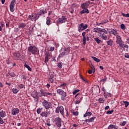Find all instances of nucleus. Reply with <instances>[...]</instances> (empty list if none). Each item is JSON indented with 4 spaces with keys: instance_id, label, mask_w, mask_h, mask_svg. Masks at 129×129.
I'll use <instances>...</instances> for the list:
<instances>
[{
    "instance_id": "nucleus-37",
    "label": "nucleus",
    "mask_w": 129,
    "mask_h": 129,
    "mask_svg": "<svg viewBox=\"0 0 129 129\" xmlns=\"http://www.w3.org/2000/svg\"><path fill=\"white\" fill-rule=\"evenodd\" d=\"M67 85V84L66 83H63L59 86V87H63L62 89H65V87H66Z\"/></svg>"
},
{
    "instance_id": "nucleus-24",
    "label": "nucleus",
    "mask_w": 129,
    "mask_h": 129,
    "mask_svg": "<svg viewBox=\"0 0 129 129\" xmlns=\"http://www.w3.org/2000/svg\"><path fill=\"white\" fill-rule=\"evenodd\" d=\"M59 112L64 116V108L62 106H59Z\"/></svg>"
},
{
    "instance_id": "nucleus-59",
    "label": "nucleus",
    "mask_w": 129,
    "mask_h": 129,
    "mask_svg": "<svg viewBox=\"0 0 129 129\" xmlns=\"http://www.w3.org/2000/svg\"><path fill=\"white\" fill-rule=\"evenodd\" d=\"M106 23H108V20L106 19L102 21L103 24H106Z\"/></svg>"
},
{
    "instance_id": "nucleus-51",
    "label": "nucleus",
    "mask_w": 129,
    "mask_h": 129,
    "mask_svg": "<svg viewBox=\"0 0 129 129\" xmlns=\"http://www.w3.org/2000/svg\"><path fill=\"white\" fill-rule=\"evenodd\" d=\"M4 122H5V121H4V120L3 119V118L0 116V123H1V124H4Z\"/></svg>"
},
{
    "instance_id": "nucleus-22",
    "label": "nucleus",
    "mask_w": 129,
    "mask_h": 129,
    "mask_svg": "<svg viewBox=\"0 0 129 129\" xmlns=\"http://www.w3.org/2000/svg\"><path fill=\"white\" fill-rule=\"evenodd\" d=\"M95 118H96V117H92L90 118V119H86V122H92L94 121V119H95Z\"/></svg>"
},
{
    "instance_id": "nucleus-27",
    "label": "nucleus",
    "mask_w": 129,
    "mask_h": 129,
    "mask_svg": "<svg viewBox=\"0 0 129 129\" xmlns=\"http://www.w3.org/2000/svg\"><path fill=\"white\" fill-rule=\"evenodd\" d=\"M51 24V18L47 17L46 18V25L49 26V25Z\"/></svg>"
},
{
    "instance_id": "nucleus-45",
    "label": "nucleus",
    "mask_w": 129,
    "mask_h": 129,
    "mask_svg": "<svg viewBox=\"0 0 129 129\" xmlns=\"http://www.w3.org/2000/svg\"><path fill=\"white\" fill-rule=\"evenodd\" d=\"M123 103L125 105V107H127L129 105V102L127 101H123Z\"/></svg>"
},
{
    "instance_id": "nucleus-18",
    "label": "nucleus",
    "mask_w": 129,
    "mask_h": 129,
    "mask_svg": "<svg viewBox=\"0 0 129 129\" xmlns=\"http://www.w3.org/2000/svg\"><path fill=\"white\" fill-rule=\"evenodd\" d=\"M85 13H86L87 14H89V11L88 10V9L86 8L83 9V10L80 12V15L85 14Z\"/></svg>"
},
{
    "instance_id": "nucleus-10",
    "label": "nucleus",
    "mask_w": 129,
    "mask_h": 129,
    "mask_svg": "<svg viewBox=\"0 0 129 129\" xmlns=\"http://www.w3.org/2000/svg\"><path fill=\"white\" fill-rule=\"evenodd\" d=\"M50 57H52V55H51V53H49V52H46L45 53V63H47L48 61H49V58Z\"/></svg>"
},
{
    "instance_id": "nucleus-19",
    "label": "nucleus",
    "mask_w": 129,
    "mask_h": 129,
    "mask_svg": "<svg viewBox=\"0 0 129 129\" xmlns=\"http://www.w3.org/2000/svg\"><path fill=\"white\" fill-rule=\"evenodd\" d=\"M33 98H34L35 101H38L39 100V97L38 96V93L35 92L33 96Z\"/></svg>"
},
{
    "instance_id": "nucleus-5",
    "label": "nucleus",
    "mask_w": 129,
    "mask_h": 129,
    "mask_svg": "<svg viewBox=\"0 0 129 129\" xmlns=\"http://www.w3.org/2000/svg\"><path fill=\"white\" fill-rule=\"evenodd\" d=\"M93 31L96 33H100L101 32H103L104 34H108L107 31H106L105 29L99 28L98 27L94 28L93 29Z\"/></svg>"
},
{
    "instance_id": "nucleus-21",
    "label": "nucleus",
    "mask_w": 129,
    "mask_h": 129,
    "mask_svg": "<svg viewBox=\"0 0 129 129\" xmlns=\"http://www.w3.org/2000/svg\"><path fill=\"white\" fill-rule=\"evenodd\" d=\"M109 33L111 35H114V36H116V35H117V30L112 29L111 31H110Z\"/></svg>"
},
{
    "instance_id": "nucleus-39",
    "label": "nucleus",
    "mask_w": 129,
    "mask_h": 129,
    "mask_svg": "<svg viewBox=\"0 0 129 129\" xmlns=\"http://www.w3.org/2000/svg\"><path fill=\"white\" fill-rule=\"evenodd\" d=\"M12 91L14 94H17V93L18 92V89H17V88L12 89Z\"/></svg>"
},
{
    "instance_id": "nucleus-61",
    "label": "nucleus",
    "mask_w": 129,
    "mask_h": 129,
    "mask_svg": "<svg viewBox=\"0 0 129 129\" xmlns=\"http://www.w3.org/2000/svg\"><path fill=\"white\" fill-rule=\"evenodd\" d=\"M54 77H55V76L54 75V74H51L49 79H53V78H54Z\"/></svg>"
},
{
    "instance_id": "nucleus-47",
    "label": "nucleus",
    "mask_w": 129,
    "mask_h": 129,
    "mask_svg": "<svg viewBox=\"0 0 129 129\" xmlns=\"http://www.w3.org/2000/svg\"><path fill=\"white\" fill-rule=\"evenodd\" d=\"M55 112L56 113H59L60 112V107H58L56 110H55Z\"/></svg>"
},
{
    "instance_id": "nucleus-13",
    "label": "nucleus",
    "mask_w": 129,
    "mask_h": 129,
    "mask_svg": "<svg viewBox=\"0 0 129 129\" xmlns=\"http://www.w3.org/2000/svg\"><path fill=\"white\" fill-rule=\"evenodd\" d=\"M15 5H16V2H14L12 1L11 4L10 5V11L12 13L15 12Z\"/></svg>"
},
{
    "instance_id": "nucleus-28",
    "label": "nucleus",
    "mask_w": 129,
    "mask_h": 129,
    "mask_svg": "<svg viewBox=\"0 0 129 129\" xmlns=\"http://www.w3.org/2000/svg\"><path fill=\"white\" fill-rule=\"evenodd\" d=\"M39 14H33V17L34 21H36L39 19Z\"/></svg>"
},
{
    "instance_id": "nucleus-2",
    "label": "nucleus",
    "mask_w": 129,
    "mask_h": 129,
    "mask_svg": "<svg viewBox=\"0 0 129 129\" xmlns=\"http://www.w3.org/2000/svg\"><path fill=\"white\" fill-rule=\"evenodd\" d=\"M57 93L59 95H61V100H65V99H66V97L67 96V94L62 89H57Z\"/></svg>"
},
{
    "instance_id": "nucleus-8",
    "label": "nucleus",
    "mask_w": 129,
    "mask_h": 129,
    "mask_svg": "<svg viewBox=\"0 0 129 129\" xmlns=\"http://www.w3.org/2000/svg\"><path fill=\"white\" fill-rule=\"evenodd\" d=\"M67 21V19L65 16H62V17L59 18L58 20H57V23L58 24H63V23H65Z\"/></svg>"
},
{
    "instance_id": "nucleus-34",
    "label": "nucleus",
    "mask_w": 129,
    "mask_h": 129,
    "mask_svg": "<svg viewBox=\"0 0 129 129\" xmlns=\"http://www.w3.org/2000/svg\"><path fill=\"white\" fill-rule=\"evenodd\" d=\"M92 59H93V60H94V61H95L96 62H100V59H98L96 57L92 56Z\"/></svg>"
},
{
    "instance_id": "nucleus-63",
    "label": "nucleus",
    "mask_w": 129,
    "mask_h": 129,
    "mask_svg": "<svg viewBox=\"0 0 129 129\" xmlns=\"http://www.w3.org/2000/svg\"><path fill=\"white\" fill-rule=\"evenodd\" d=\"M93 72V71H92V70H89L88 71V73H89V74H92Z\"/></svg>"
},
{
    "instance_id": "nucleus-50",
    "label": "nucleus",
    "mask_w": 129,
    "mask_h": 129,
    "mask_svg": "<svg viewBox=\"0 0 129 129\" xmlns=\"http://www.w3.org/2000/svg\"><path fill=\"white\" fill-rule=\"evenodd\" d=\"M9 75L11 77H15L16 76V75H15V73H9Z\"/></svg>"
},
{
    "instance_id": "nucleus-54",
    "label": "nucleus",
    "mask_w": 129,
    "mask_h": 129,
    "mask_svg": "<svg viewBox=\"0 0 129 129\" xmlns=\"http://www.w3.org/2000/svg\"><path fill=\"white\" fill-rule=\"evenodd\" d=\"M120 27H121V29H122V30L125 29V26L124 25V24H121Z\"/></svg>"
},
{
    "instance_id": "nucleus-41",
    "label": "nucleus",
    "mask_w": 129,
    "mask_h": 129,
    "mask_svg": "<svg viewBox=\"0 0 129 129\" xmlns=\"http://www.w3.org/2000/svg\"><path fill=\"white\" fill-rule=\"evenodd\" d=\"M24 66H25V67H26V68H27V69H28V70H29V71H32V69L28 64H24Z\"/></svg>"
},
{
    "instance_id": "nucleus-31",
    "label": "nucleus",
    "mask_w": 129,
    "mask_h": 129,
    "mask_svg": "<svg viewBox=\"0 0 129 129\" xmlns=\"http://www.w3.org/2000/svg\"><path fill=\"white\" fill-rule=\"evenodd\" d=\"M25 27H26V24L24 23H21L19 25V28L20 29H23V28H25Z\"/></svg>"
},
{
    "instance_id": "nucleus-48",
    "label": "nucleus",
    "mask_w": 129,
    "mask_h": 129,
    "mask_svg": "<svg viewBox=\"0 0 129 129\" xmlns=\"http://www.w3.org/2000/svg\"><path fill=\"white\" fill-rule=\"evenodd\" d=\"M29 51L33 53V46H30L28 48Z\"/></svg>"
},
{
    "instance_id": "nucleus-17",
    "label": "nucleus",
    "mask_w": 129,
    "mask_h": 129,
    "mask_svg": "<svg viewBox=\"0 0 129 129\" xmlns=\"http://www.w3.org/2000/svg\"><path fill=\"white\" fill-rule=\"evenodd\" d=\"M121 48H122L123 49H128V45L126 44H124L122 43V42L119 43L118 44Z\"/></svg>"
},
{
    "instance_id": "nucleus-7",
    "label": "nucleus",
    "mask_w": 129,
    "mask_h": 129,
    "mask_svg": "<svg viewBox=\"0 0 129 129\" xmlns=\"http://www.w3.org/2000/svg\"><path fill=\"white\" fill-rule=\"evenodd\" d=\"M85 35H86V32H83L82 33V35L83 36V45H85L86 44V40L88 41H89V37L88 36H85Z\"/></svg>"
},
{
    "instance_id": "nucleus-40",
    "label": "nucleus",
    "mask_w": 129,
    "mask_h": 129,
    "mask_svg": "<svg viewBox=\"0 0 129 129\" xmlns=\"http://www.w3.org/2000/svg\"><path fill=\"white\" fill-rule=\"evenodd\" d=\"M94 40H95V41H96L97 44H99V43H101V40H100V39H98V38H95Z\"/></svg>"
},
{
    "instance_id": "nucleus-32",
    "label": "nucleus",
    "mask_w": 129,
    "mask_h": 129,
    "mask_svg": "<svg viewBox=\"0 0 129 129\" xmlns=\"http://www.w3.org/2000/svg\"><path fill=\"white\" fill-rule=\"evenodd\" d=\"M70 47H68L66 49H64V52H66V54H69V53L70 52Z\"/></svg>"
},
{
    "instance_id": "nucleus-23",
    "label": "nucleus",
    "mask_w": 129,
    "mask_h": 129,
    "mask_svg": "<svg viewBox=\"0 0 129 129\" xmlns=\"http://www.w3.org/2000/svg\"><path fill=\"white\" fill-rule=\"evenodd\" d=\"M44 14H47L46 10H41L39 11L38 15L41 16V15H44Z\"/></svg>"
},
{
    "instance_id": "nucleus-60",
    "label": "nucleus",
    "mask_w": 129,
    "mask_h": 129,
    "mask_svg": "<svg viewBox=\"0 0 129 129\" xmlns=\"http://www.w3.org/2000/svg\"><path fill=\"white\" fill-rule=\"evenodd\" d=\"M57 67H58V68H62V64L61 63V62L58 63Z\"/></svg>"
},
{
    "instance_id": "nucleus-16",
    "label": "nucleus",
    "mask_w": 129,
    "mask_h": 129,
    "mask_svg": "<svg viewBox=\"0 0 129 129\" xmlns=\"http://www.w3.org/2000/svg\"><path fill=\"white\" fill-rule=\"evenodd\" d=\"M33 54L38 55L39 54V49L36 47H33Z\"/></svg>"
},
{
    "instance_id": "nucleus-64",
    "label": "nucleus",
    "mask_w": 129,
    "mask_h": 129,
    "mask_svg": "<svg viewBox=\"0 0 129 129\" xmlns=\"http://www.w3.org/2000/svg\"><path fill=\"white\" fill-rule=\"evenodd\" d=\"M54 50H55V47H51L50 48L49 51H51V52L54 51Z\"/></svg>"
},
{
    "instance_id": "nucleus-55",
    "label": "nucleus",
    "mask_w": 129,
    "mask_h": 129,
    "mask_svg": "<svg viewBox=\"0 0 129 129\" xmlns=\"http://www.w3.org/2000/svg\"><path fill=\"white\" fill-rule=\"evenodd\" d=\"M73 114L74 115L77 116V115H78L79 113H78V112H77V111H74V112H73Z\"/></svg>"
},
{
    "instance_id": "nucleus-20",
    "label": "nucleus",
    "mask_w": 129,
    "mask_h": 129,
    "mask_svg": "<svg viewBox=\"0 0 129 129\" xmlns=\"http://www.w3.org/2000/svg\"><path fill=\"white\" fill-rule=\"evenodd\" d=\"M14 59H15V60H18V59H19V58H20V57H21V54H20V53H19V52L15 53L14 54Z\"/></svg>"
},
{
    "instance_id": "nucleus-44",
    "label": "nucleus",
    "mask_w": 129,
    "mask_h": 129,
    "mask_svg": "<svg viewBox=\"0 0 129 129\" xmlns=\"http://www.w3.org/2000/svg\"><path fill=\"white\" fill-rule=\"evenodd\" d=\"M114 110H109L106 112L107 114H112V113L113 112Z\"/></svg>"
},
{
    "instance_id": "nucleus-14",
    "label": "nucleus",
    "mask_w": 129,
    "mask_h": 129,
    "mask_svg": "<svg viewBox=\"0 0 129 129\" xmlns=\"http://www.w3.org/2000/svg\"><path fill=\"white\" fill-rule=\"evenodd\" d=\"M83 98V97H82V95H80L78 97V100H77L75 101V104H79L81 100H82Z\"/></svg>"
},
{
    "instance_id": "nucleus-36",
    "label": "nucleus",
    "mask_w": 129,
    "mask_h": 129,
    "mask_svg": "<svg viewBox=\"0 0 129 129\" xmlns=\"http://www.w3.org/2000/svg\"><path fill=\"white\" fill-rule=\"evenodd\" d=\"M64 55H66V52H65V51H64L62 53H60L58 55V58H61V57H63V56H64Z\"/></svg>"
},
{
    "instance_id": "nucleus-30",
    "label": "nucleus",
    "mask_w": 129,
    "mask_h": 129,
    "mask_svg": "<svg viewBox=\"0 0 129 129\" xmlns=\"http://www.w3.org/2000/svg\"><path fill=\"white\" fill-rule=\"evenodd\" d=\"M94 91L96 92H98V91H100V89L99 88V86L97 85L94 89Z\"/></svg>"
},
{
    "instance_id": "nucleus-6",
    "label": "nucleus",
    "mask_w": 129,
    "mask_h": 129,
    "mask_svg": "<svg viewBox=\"0 0 129 129\" xmlns=\"http://www.w3.org/2000/svg\"><path fill=\"white\" fill-rule=\"evenodd\" d=\"M54 121L55 122V124H56L58 127H61L62 125V121L61 120V118L59 117H56L54 119Z\"/></svg>"
},
{
    "instance_id": "nucleus-4",
    "label": "nucleus",
    "mask_w": 129,
    "mask_h": 129,
    "mask_svg": "<svg viewBox=\"0 0 129 129\" xmlns=\"http://www.w3.org/2000/svg\"><path fill=\"white\" fill-rule=\"evenodd\" d=\"M42 106H44L45 109H49L52 107V104L51 102L47 101V100H44L42 103Z\"/></svg>"
},
{
    "instance_id": "nucleus-11",
    "label": "nucleus",
    "mask_w": 129,
    "mask_h": 129,
    "mask_svg": "<svg viewBox=\"0 0 129 129\" xmlns=\"http://www.w3.org/2000/svg\"><path fill=\"white\" fill-rule=\"evenodd\" d=\"M11 112L13 115H17L20 112V109L17 108H14L12 110Z\"/></svg>"
},
{
    "instance_id": "nucleus-29",
    "label": "nucleus",
    "mask_w": 129,
    "mask_h": 129,
    "mask_svg": "<svg viewBox=\"0 0 129 129\" xmlns=\"http://www.w3.org/2000/svg\"><path fill=\"white\" fill-rule=\"evenodd\" d=\"M108 129H117V128H116V126H115V125L113 124H110L108 127Z\"/></svg>"
},
{
    "instance_id": "nucleus-46",
    "label": "nucleus",
    "mask_w": 129,
    "mask_h": 129,
    "mask_svg": "<svg viewBox=\"0 0 129 129\" xmlns=\"http://www.w3.org/2000/svg\"><path fill=\"white\" fill-rule=\"evenodd\" d=\"M91 70H92L93 73H94L95 72V68H94V66L93 65L91 66Z\"/></svg>"
},
{
    "instance_id": "nucleus-49",
    "label": "nucleus",
    "mask_w": 129,
    "mask_h": 129,
    "mask_svg": "<svg viewBox=\"0 0 129 129\" xmlns=\"http://www.w3.org/2000/svg\"><path fill=\"white\" fill-rule=\"evenodd\" d=\"M107 80V78H106V77H105V78L102 80H100L101 82H105V81H106V80Z\"/></svg>"
},
{
    "instance_id": "nucleus-43",
    "label": "nucleus",
    "mask_w": 129,
    "mask_h": 129,
    "mask_svg": "<svg viewBox=\"0 0 129 129\" xmlns=\"http://www.w3.org/2000/svg\"><path fill=\"white\" fill-rule=\"evenodd\" d=\"M99 102L100 103H104V100L103 99H102V98H100L99 99Z\"/></svg>"
},
{
    "instance_id": "nucleus-53",
    "label": "nucleus",
    "mask_w": 129,
    "mask_h": 129,
    "mask_svg": "<svg viewBox=\"0 0 129 129\" xmlns=\"http://www.w3.org/2000/svg\"><path fill=\"white\" fill-rule=\"evenodd\" d=\"M79 91H80V90H78V89L76 90H75V91L73 92V94L74 95H75V94H76L77 93V92H79Z\"/></svg>"
},
{
    "instance_id": "nucleus-33",
    "label": "nucleus",
    "mask_w": 129,
    "mask_h": 129,
    "mask_svg": "<svg viewBox=\"0 0 129 129\" xmlns=\"http://www.w3.org/2000/svg\"><path fill=\"white\" fill-rule=\"evenodd\" d=\"M92 113H91V112H86L84 115V117H86V116H88L89 115H92Z\"/></svg>"
},
{
    "instance_id": "nucleus-57",
    "label": "nucleus",
    "mask_w": 129,
    "mask_h": 129,
    "mask_svg": "<svg viewBox=\"0 0 129 129\" xmlns=\"http://www.w3.org/2000/svg\"><path fill=\"white\" fill-rule=\"evenodd\" d=\"M126 124V122L124 121L120 124H121V126H123L125 125Z\"/></svg>"
},
{
    "instance_id": "nucleus-38",
    "label": "nucleus",
    "mask_w": 129,
    "mask_h": 129,
    "mask_svg": "<svg viewBox=\"0 0 129 129\" xmlns=\"http://www.w3.org/2000/svg\"><path fill=\"white\" fill-rule=\"evenodd\" d=\"M41 96H47V92L41 91Z\"/></svg>"
},
{
    "instance_id": "nucleus-3",
    "label": "nucleus",
    "mask_w": 129,
    "mask_h": 129,
    "mask_svg": "<svg viewBox=\"0 0 129 129\" xmlns=\"http://www.w3.org/2000/svg\"><path fill=\"white\" fill-rule=\"evenodd\" d=\"M88 28V25L87 24H84V23H81L78 25V31L80 33L86 30V28Z\"/></svg>"
},
{
    "instance_id": "nucleus-26",
    "label": "nucleus",
    "mask_w": 129,
    "mask_h": 129,
    "mask_svg": "<svg viewBox=\"0 0 129 129\" xmlns=\"http://www.w3.org/2000/svg\"><path fill=\"white\" fill-rule=\"evenodd\" d=\"M6 115H7V114H6V112H5V111H2L0 112L1 117L4 118V117H5Z\"/></svg>"
},
{
    "instance_id": "nucleus-58",
    "label": "nucleus",
    "mask_w": 129,
    "mask_h": 129,
    "mask_svg": "<svg viewBox=\"0 0 129 129\" xmlns=\"http://www.w3.org/2000/svg\"><path fill=\"white\" fill-rule=\"evenodd\" d=\"M82 80H83L84 82H86V83H88V81H87V80L86 79V78H82Z\"/></svg>"
},
{
    "instance_id": "nucleus-42",
    "label": "nucleus",
    "mask_w": 129,
    "mask_h": 129,
    "mask_svg": "<svg viewBox=\"0 0 129 129\" xmlns=\"http://www.w3.org/2000/svg\"><path fill=\"white\" fill-rule=\"evenodd\" d=\"M122 16H123V17H124L125 18H129V14H124V13H122Z\"/></svg>"
},
{
    "instance_id": "nucleus-1",
    "label": "nucleus",
    "mask_w": 129,
    "mask_h": 129,
    "mask_svg": "<svg viewBox=\"0 0 129 129\" xmlns=\"http://www.w3.org/2000/svg\"><path fill=\"white\" fill-rule=\"evenodd\" d=\"M42 110H43V108H38L36 110L37 113L38 114H40V116L42 117H48L51 114V111L46 110V111L42 112Z\"/></svg>"
},
{
    "instance_id": "nucleus-25",
    "label": "nucleus",
    "mask_w": 129,
    "mask_h": 129,
    "mask_svg": "<svg viewBox=\"0 0 129 129\" xmlns=\"http://www.w3.org/2000/svg\"><path fill=\"white\" fill-rule=\"evenodd\" d=\"M104 96L105 98H107V97H111V94L110 93H104Z\"/></svg>"
},
{
    "instance_id": "nucleus-56",
    "label": "nucleus",
    "mask_w": 129,
    "mask_h": 129,
    "mask_svg": "<svg viewBox=\"0 0 129 129\" xmlns=\"http://www.w3.org/2000/svg\"><path fill=\"white\" fill-rule=\"evenodd\" d=\"M49 82L50 83H54V79H49Z\"/></svg>"
},
{
    "instance_id": "nucleus-15",
    "label": "nucleus",
    "mask_w": 129,
    "mask_h": 129,
    "mask_svg": "<svg viewBox=\"0 0 129 129\" xmlns=\"http://www.w3.org/2000/svg\"><path fill=\"white\" fill-rule=\"evenodd\" d=\"M116 43L118 44H120V43H122V40H121V37H120V36H116Z\"/></svg>"
},
{
    "instance_id": "nucleus-12",
    "label": "nucleus",
    "mask_w": 129,
    "mask_h": 129,
    "mask_svg": "<svg viewBox=\"0 0 129 129\" xmlns=\"http://www.w3.org/2000/svg\"><path fill=\"white\" fill-rule=\"evenodd\" d=\"M99 36L100 37V38H102L103 40H107V36H106V35L104 34V32H99Z\"/></svg>"
},
{
    "instance_id": "nucleus-35",
    "label": "nucleus",
    "mask_w": 129,
    "mask_h": 129,
    "mask_svg": "<svg viewBox=\"0 0 129 129\" xmlns=\"http://www.w3.org/2000/svg\"><path fill=\"white\" fill-rule=\"evenodd\" d=\"M107 45L109 46H112V43H113V41L111 40H110L107 42Z\"/></svg>"
},
{
    "instance_id": "nucleus-52",
    "label": "nucleus",
    "mask_w": 129,
    "mask_h": 129,
    "mask_svg": "<svg viewBox=\"0 0 129 129\" xmlns=\"http://www.w3.org/2000/svg\"><path fill=\"white\" fill-rule=\"evenodd\" d=\"M52 95H53L52 93L46 92V96H52Z\"/></svg>"
},
{
    "instance_id": "nucleus-9",
    "label": "nucleus",
    "mask_w": 129,
    "mask_h": 129,
    "mask_svg": "<svg viewBox=\"0 0 129 129\" xmlns=\"http://www.w3.org/2000/svg\"><path fill=\"white\" fill-rule=\"evenodd\" d=\"M90 5V1H88L87 2L83 3L81 5V7L82 8V9H87V8L89 7Z\"/></svg>"
},
{
    "instance_id": "nucleus-62",
    "label": "nucleus",
    "mask_w": 129,
    "mask_h": 129,
    "mask_svg": "<svg viewBox=\"0 0 129 129\" xmlns=\"http://www.w3.org/2000/svg\"><path fill=\"white\" fill-rule=\"evenodd\" d=\"M78 5L77 4H73L72 5V8H76L77 7Z\"/></svg>"
}]
</instances>
